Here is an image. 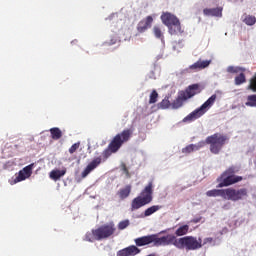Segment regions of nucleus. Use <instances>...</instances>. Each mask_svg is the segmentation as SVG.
Wrapping results in <instances>:
<instances>
[{
    "mask_svg": "<svg viewBox=\"0 0 256 256\" xmlns=\"http://www.w3.org/2000/svg\"><path fill=\"white\" fill-rule=\"evenodd\" d=\"M229 141V137L227 135H223L221 133H215L211 136H208L205 142H199L198 144H190L182 149V153L185 155H189V153H193V151H199L202 147L206 145H210V152L213 155H219L221 153V149L225 146V144Z\"/></svg>",
    "mask_w": 256,
    "mask_h": 256,
    "instance_id": "1",
    "label": "nucleus"
},
{
    "mask_svg": "<svg viewBox=\"0 0 256 256\" xmlns=\"http://www.w3.org/2000/svg\"><path fill=\"white\" fill-rule=\"evenodd\" d=\"M207 197H222L226 201H243L249 197L247 188H226V189H212L206 192Z\"/></svg>",
    "mask_w": 256,
    "mask_h": 256,
    "instance_id": "2",
    "label": "nucleus"
},
{
    "mask_svg": "<svg viewBox=\"0 0 256 256\" xmlns=\"http://www.w3.org/2000/svg\"><path fill=\"white\" fill-rule=\"evenodd\" d=\"M133 131V128H127L113 137L108 147L102 152L104 161H107L113 153H117V151L123 147L124 143L131 140V137H133Z\"/></svg>",
    "mask_w": 256,
    "mask_h": 256,
    "instance_id": "3",
    "label": "nucleus"
},
{
    "mask_svg": "<svg viewBox=\"0 0 256 256\" xmlns=\"http://www.w3.org/2000/svg\"><path fill=\"white\" fill-rule=\"evenodd\" d=\"M115 231H117L115 224L110 222L108 224L101 225L96 229H92L91 232H87L85 234L84 241H88L89 243H94V241H103L105 239H109V237H113V235H115Z\"/></svg>",
    "mask_w": 256,
    "mask_h": 256,
    "instance_id": "4",
    "label": "nucleus"
},
{
    "mask_svg": "<svg viewBox=\"0 0 256 256\" xmlns=\"http://www.w3.org/2000/svg\"><path fill=\"white\" fill-rule=\"evenodd\" d=\"M135 245H130L126 248L119 250L116 256H135L141 253V249L138 247H145V245H151L154 243L153 234L148 236H142L134 240Z\"/></svg>",
    "mask_w": 256,
    "mask_h": 256,
    "instance_id": "5",
    "label": "nucleus"
},
{
    "mask_svg": "<svg viewBox=\"0 0 256 256\" xmlns=\"http://www.w3.org/2000/svg\"><path fill=\"white\" fill-rule=\"evenodd\" d=\"M153 201V181L148 182V185L141 191L140 195L134 198L131 202V211H137L145 205H149Z\"/></svg>",
    "mask_w": 256,
    "mask_h": 256,
    "instance_id": "6",
    "label": "nucleus"
},
{
    "mask_svg": "<svg viewBox=\"0 0 256 256\" xmlns=\"http://www.w3.org/2000/svg\"><path fill=\"white\" fill-rule=\"evenodd\" d=\"M215 101H217V94L212 95L211 98H208V100L205 103H203L199 108L195 109L190 114H188L182 120L183 123H192V121H196V119L203 117V115L206 114L207 111L211 109V107H213Z\"/></svg>",
    "mask_w": 256,
    "mask_h": 256,
    "instance_id": "7",
    "label": "nucleus"
},
{
    "mask_svg": "<svg viewBox=\"0 0 256 256\" xmlns=\"http://www.w3.org/2000/svg\"><path fill=\"white\" fill-rule=\"evenodd\" d=\"M160 19L163 25H166V27H168V32L170 33V35H177L178 33H183L179 18H177V16H175L171 12H163Z\"/></svg>",
    "mask_w": 256,
    "mask_h": 256,
    "instance_id": "8",
    "label": "nucleus"
},
{
    "mask_svg": "<svg viewBox=\"0 0 256 256\" xmlns=\"http://www.w3.org/2000/svg\"><path fill=\"white\" fill-rule=\"evenodd\" d=\"M203 247V240L195 236H184L177 238L176 249H185V251H197Z\"/></svg>",
    "mask_w": 256,
    "mask_h": 256,
    "instance_id": "9",
    "label": "nucleus"
},
{
    "mask_svg": "<svg viewBox=\"0 0 256 256\" xmlns=\"http://www.w3.org/2000/svg\"><path fill=\"white\" fill-rule=\"evenodd\" d=\"M153 241L156 247H167L169 245H174L177 248V236L173 234H168L166 236L157 237V235L153 234Z\"/></svg>",
    "mask_w": 256,
    "mask_h": 256,
    "instance_id": "10",
    "label": "nucleus"
},
{
    "mask_svg": "<svg viewBox=\"0 0 256 256\" xmlns=\"http://www.w3.org/2000/svg\"><path fill=\"white\" fill-rule=\"evenodd\" d=\"M218 187H230V185H235V183H239V181H243V177L241 176H225L223 174L217 178Z\"/></svg>",
    "mask_w": 256,
    "mask_h": 256,
    "instance_id": "11",
    "label": "nucleus"
},
{
    "mask_svg": "<svg viewBox=\"0 0 256 256\" xmlns=\"http://www.w3.org/2000/svg\"><path fill=\"white\" fill-rule=\"evenodd\" d=\"M209 65H211V60L199 59L197 62L190 65L188 68L182 70V74L191 73V71H202V69H207Z\"/></svg>",
    "mask_w": 256,
    "mask_h": 256,
    "instance_id": "12",
    "label": "nucleus"
},
{
    "mask_svg": "<svg viewBox=\"0 0 256 256\" xmlns=\"http://www.w3.org/2000/svg\"><path fill=\"white\" fill-rule=\"evenodd\" d=\"M101 163H103V158H101V156L94 158L81 173L82 179H85V177L92 173V171H95V169H97Z\"/></svg>",
    "mask_w": 256,
    "mask_h": 256,
    "instance_id": "13",
    "label": "nucleus"
},
{
    "mask_svg": "<svg viewBox=\"0 0 256 256\" xmlns=\"http://www.w3.org/2000/svg\"><path fill=\"white\" fill-rule=\"evenodd\" d=\"M182 95L187 99H191V97H195V95H199L201 93V86L199 84H192L188 86L184 91H181Z\"/></svg>",
    "mask_w": 256,
    "mask_h": 256,
    "instance_id": "14",
    "label": "nucleus"
},
{
    "mask_svg": "<svg viewBox=\"0 0 256 256\" xmlns=\"http://www.w3.org/2000/svg\"><path fill=\"white\" fill-rule=\"evenodd\" d=\"M153 25V16H147L145 19L141 20L137 25L138 33H145L147 29H151Z\"/></svg>",
    "mask_w": 256,
    "mask_h": 256,
    "instance_id": "15",
    "label": "nucleus"
},
{
    "mask_svg": "<svg viewBox=\"0 0 256 256\" xmlns=\"http://www.w3.org/2000/svg\"><path fill=\"white\" fill-rule=\"evenodd\" d=\"M203 13L206 17H221L223 15V8H205Z\"/></svg>",
    "mask_w": 256,
    "mask_h": 256,
    "instance_id": "16",
    "label": "nucleus"
},
{
    "mask_svg": "<svg viewBox=\"0 0 256 256\" xmlns=\"http://www.w3.org/2000/svg\"><path fill=\"white\" fill-rule=\"evenodd\" d=\"M131 185H126L124 188H120L116 195L119 197L120 201H125L129 195H131Z\"/></svg>",
    "mask_w": 256,
    "mask_h": 256,
    "instance_id": "17",
    "label": "nucleus"
},
{
    "mask_svg": "<svg viewBox=\"0 0 256 256\" xmlns=\"http://www.w3.org/2000/svg\"><path fill=\"white\" fill-rule=\"evenodd\" d=\"M185 101H187V98L185 97V94L180 91L177 98L172 102V109H179L180 107H183V103H185Z\"/></svg>",
    "mask_w": 256,
    "mask_h": 256,
    "instance_id": "18",
    "label": "nucleus"
},
{
    "mask_svg": "<svg viewBox=\"0 0 256 256\" xmlns=\"http://www.w3.org/2000/svg\"><path fill=\"white\" fill-rule=\"evenodd\" d=\"M67 173V169H62V170H52L49 174L50 179H52L53 181H59V179H61V177L65 176V174Z\"/></svg>",
    "mask_w": 256,
    "mask_h": 256,
    "instance_id": "19",
    "label": "nucleus"
},
{
    "mask_svg": "<svg viewBox=\"0 0 256 256\" xmlns=\"http://www.w3.org/2000/svg\"><path fill=\"white\" fill-rule=\"evenodd\" d=\"M50 135L54 141H59L63 137V132L61 129L54 127L50 129Z\"/></svg>",
    "mask_w": 256,
    "mask_h": 256,
    "instance_id": "20",
    "label": "nucleus"
},
{
    "mask_svg": "<svg viewBox=\"0 0 256 256\" xmlns=\"http://www.w3.org/2000/svg\"><path fill=\"white\" fill-rule=\"evenodd\" d=\"M242 21H243V23H245V25H248V26L251 27V26L255 25V23H256V17L253 16V15L244 14V15L242 16Z\"/></svg>",
    "mask_w": 256,
    "mask_h": 256,
    "instance_id": "21",
    "label": "nucleus"
},
{
    "mask_svg": "<svg viewBox=\"0 0 256 256\" xmlns=\"http://www.w3.org/2000/svg\"><path fill=\"white\" fill-rule=\"evenodd\" d=\"M160 209H161V206L153 205L144 211V215L142 217H151L153 213H157V211H159Z\"/></svg>",
    "mask_w": 256,
    "mask_h": 256,
    "instance_id": "22",
    "label": "nucleus"
},
{
    "mask_svg": "<svg viewBox=\"0 0 256 256\" xmlns=\"http://www.w3.org/2000/svg\"><path fill=\"white\" fill-rule=\"evenodd\" d=\"M189 233V225L180 226L176 231V237H183V235H187Z\"/></svg>",
    "mask_w": 256,
    "mask_h": 256,
    "instance_id": "23",
    "label": "nucleus"
},
{
    "mask_svg": "<svg viewBox=\"0 0 256 256\" xmlns=\"http://www.w3.org/2000/svg\"><path fill=\"white\" fill-rule=\"evenodd\" d=\"M235 85H243V83H247V77L245 76V73L240 72L238 76L234 79Z\"/></svg>",
    "mask_w": 256,
    "mask_h": 256,
    "instance_id": "24",
    "label": "nucleus"
},
{
    "mask_svg": "<svg viewBox=\"0 0 256 256\" xmlns=\"http://www.w3.org/2000/svg\"><path fill=\"white\" fill-rule=\"evenodd\" d=\"M172 107L171 101H169V97H165L160 103H158V109H169Z\"/></svg>",
    "mask_w": 256,
    "mask_h": 256,
    "instance_id": "25",
    "label": "nucleus"
},
{
    "mask_svg": "<svg viewBox=\"0 0 256 256\" xmlns=\"http://www.w3.org/2000/svg\"><path fill=\"white\" fill-rule=\"evenodd\" d=\"M239 169H237V167L235 166H231L229 167L223 174L222 177H235L234 173H238Z\"/></svg>",
    "mask_w": 256,
    "mask_h": 256,
    "instance_id": "26",
    "label": "nucleus"
},
{
    "mask_svg": "<svg viewBox=\"0 0 256 256\" xmlns=\"http://www.w3.org/2000/svg\"><path fill=\"white\" fill-rule=\"evenodd\" d=\"M245 105L246 107H256V94L249 95Z\"/></svg>",
    "mask_w": 256,
    "mask_h": 256,
    "instance_id": "27",
    "label": "nucleus"
},
{
    "mask_svg": "<svg viewBox=\"0 0 256 256\" xmlns=\"http://www.w3.org/2000/svg\"><path fill=\"white\" fill-rule=\"evenodd\" d=\"M153 33H154L156 39H163V31L161 30V27L154 26Z\"/></svg>",
    "mask_w": 256,
    "mask_h": 256,
    "instance_id": "28",
    "label": "nucleus"
},
{
    "mask_svg": "<svg viewBox=\"0 0 256 256\" xmlns=\"http://www.w3.org/2000/svg\"><path fill=\"white\" fill-rule=\"evenodd\" d=\"M159 99V93H157V90H153L150 94L149 104L153 105Z\"/></svg>",
    "mask_w": 256,
    "mask_h": 256,
    "instance_id": "29",
    "label": "nucleus"
},
{
    "mask_svg": "<svg viewBox=\"0 0 256 256\" xmlns=\"http://www.w3.org/2000/svg\"><path fill=\"white\" fill-rule=\"evenodd\" d=\"M22 173L28 178L31 177V174L33 173V164H30L23 168Z\"/></svg>",
    "mask_w": 256,
    "mask_h": 256,
    "instance_id": "30",
    "label": "nucleus"
},
{
    "mask_svg": "<svg viewBox=\"0 0 256 256\" xmlns=\"http://www.w3.org/2000/svg\"><path fill=\"white\" fill-rule=\"evenodd\" d=\"M227 71L228 73H241L245 71V68L229 66Z\"/></svg>",
    "mask_w": 256,
    "mask_h": 256,
    "instance_id": "31",
    "label": "nucleus"
},
{
    "mask_svg": "<svg viewBox=\"0 0 256 256\" xmlns=\"http://www.w3.org/2000/svg\"><path fill=\"white\" fill-rule=\"evenodd\" d=\"M27 179V176L23 172V170L19 171L18 176L15 178V183H21V181H25Z\"/></svg>",
    "mask_w": 256,
    "mask_h": 256,
    "instance_id": "32",
    "label": "nucleus"
},
{
    "mask_svg": "<svg viewBox=\"0 0 256 256\" xmlns=\"http://www.w3.org/2000/svg\"><path fill=\"white\" fill-rule=\"evenodd\" d=\"M79 147H81V142H76L74 143L70 148H69V154L73 155V153H75V151H77V149H79Z\"/></svg>",
    "mask_w": 256,
    "mask_h": 256,
    "instance_id": "33",
    "label": "nucleus"
},
{
    "mask_svg": "<svg viewBox=\"0 0 256 256\" xmlns=\"http://www.w3.org/2000/svg\"><path fill=\"white\" fill-rule=\"evenodd\" d=\"M128 225H129V220H123V221L119 222L118 229L120 231H123V229H127Z\"/></svg>",
    "mask_w": 256,
    "mask_h": 256,
    "instance_id": "34",
    "label": "nucleus"
},
{
    "mask_svg": "<svg viewBox=\"0 0 256 256\" xmlns=\"http://www.w3.org/2000/svg\"><path fill=\"white\" fill-rule=\"evenodd\" d=\"M207 243H213V238L212 237L205 238L203 245H207Z\"/></svg>",
    "mask_w": 256,
    "mask_h": 256,
    "instance_id": "35",
    "label": "nucleus"
},
{
    "mask_svg": "<svg viewBox=\"0 0 256 256\" xmlns=\"http://www.w3.org/2000/svg\"><path fill=\"white\" fill-rule=\"evenodd\" d=\"M122 171H124L126 175H129V169L125 164H122Z\"/></svg>",
    "mask_w": 256,
    "mask_h": 256,
    "instance_id": "36",
    "label": "nucleus"
},
{
    "mask_svg": "<svg viewBox=\"0 0 256 256\" xmlns=\"http://www.w3.org/2000/svg\"><path fill=\"white\" fill-rule=\"evenodd\" d=\"M201 221V219H194L193 223H199Z\"/></svg>",
    "mask_w": 256,
    "mask_h": 256,
    "instance_id": "37",
    "label": "nucleus"
},
{
    "mask_svg": "<svg viewBox=\"0 0 256 256\" xmlns=\"http://www.w3.org/2000/svg\"><path fill=\"white\" fill-rule=\"evenodd\" d=\"M223 209H229V203L223 206Z\"/></svg>",
    "mask_w": 256,
    "mask_h": 256,
    "instance_id": "38",
    "label": "nucleus"
},
{
    "mask_svg": "<svg viewBox=\"0 0 256 256\" xmlns=\"http://www.w3.org/2000/svg\"><path fill=\"white\" fill-rule=\"evenodd\" d=\"M229 1H237V0H229Z\"/></svg>",
    "mask_w": 256,
    "mask_h": 256,
    "instance_id": "39",
    "label": "nucleus"
}]
</instances>
